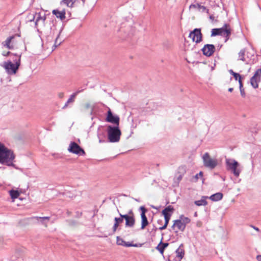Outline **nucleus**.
Returning a JSON list of instances; mask_svg holds the SVG:
<instances>
[{"mask_svg": "<svg viewBox=\"0 0 261 261\" xmlns=\"http://www.w3.org/2000/svg\"><path fill=\"white\" fill-rule=\"evenodd\" d=\"M176 256L181 259L185 255V250L184 249V245L182 244H180L179 247L176 250Z\"/></svg>", "mask_w": 261, "mask_h": 261, "instance_id": "23", "label": "nucleus"}, {"mask_svg": "<svg viewBox=\"0 0 261 261\" xmlns=\"http://www.w3.org/2000/svg\"><path fill=\"white\" fill-rule=\"evenodd\" d=\"M76 213L77 217H80L82 215V213L81 212H77Z\"/></svg>", "mask_w": 261, "mask_h": 261, "instance_id": "44", "label": "nucleus"}, {"mask_svg": "<svg viewBox=\"0 0 261 261\" xmlns=\"http://www.w3.org/2000/svg\"><path fill=\"white\" fill-rule=\"evenodd\" d=\"M58 96L59 98H62L64 96V93L63 92H60L58 94Z\"/></svg>", "mask_w": 261, "mask_h": 261, "instance_id": "43", "label": "nucleus"}, {"mask_svg": "<svg viewBox=\"0 0 261 261\" xmlns=\"http://www.w3.org/2000/svg\"><path fill=\"white\" fill-rule=\"evenodd\" d=\"M197 212H195V214H194V216H197Z\"/></svg>", "mask_w": 261, "mask_h": 261, "instance_id": "56", "label": "nucleus"}, {"mask_svg": "<svg viewBox=\"0 0 261 261\" xmlns=\"http://www.w3.org/2000/svg\"><path fill=\"white\" fill-rule=\"evenodd\" d=\"M20 58L21 55H18L17 58L13 59L15 63L10 61L4 63V67L8 74H14L17 72L20 65Z\"/></svg>", "mask_w": 261, "mask_h": 261, "instance_id": "2", "label": "nucleus"}, {"mask_svg": "<svg viewBox=\"0 0 261 261\" xmlns=\"http://www.w3.org/2000/svg\"><path fill=\"white\" fill-rule=\"evenodd\" d=\"M14 38V36H10L7 38V39L2 42V44L3 46L6 47L7 48L9 49H12L13 48V45L11 44V42Z\"/></svg>", "mask_w": 261, "mask_h": 261, "instance_id": "21", "label": "nucleus"}, {"mask_svg": "<svg viewBox=\"0 0 261 261\" xmlns=\"http://www.w3.org/2000/svg\"><path fill=\"white\" fill-rule=\"evenodd\" d=\"M207 196H202L200 200H196L194 201V203L197 206H205L207 204V202L206 200V199L207 198Z\"/></svg>", "mask_w": 261, "mask_h": 261, "instance_id": "25", "label": "nucleus"}, {"mask_svg": "<svg viewBox=\"0 0 261 261\" xmlns=\"http://www.w3.org/2000/svg\"><path fill=\"white\" fill-rule=\"evenodd\" d=\"M84 90V89H82V88H79L76 92H75L74 93H73L74 94H75V96H76V95L79 94L80 93H81Z\"/></svg>", "mask_w": 261, "mask_h": 261, "instance_id": "38", "label": "nucleus"}, {"mask_svg": "<svg viewBox=\"0 0 261 261\" xmlns=\"http://www.w3.org/2000/svg\"><path fill=\"white\" fill-rule=\"evenodd\" d=\"M120 217L117 218L115 217L114 219L115 222L117 223L120 224L123 222L124 218H123V216H124V215H122L121 214H120Z\"/></svg>", "mask_w": 261, "mask_h": 261, "instance_id": "32", "label": "nucleus"}, {"mask_svg": "<svg viewBox=\"0 0 261 261\" xmlns=\"http://www.w3.org/2000/svg\"><path fill=\"white\" fill-rule=\"evenodd\" d=\"M151 207H152V208H156L155 206H151Z\"/></svg>", "mask_w": 261, "mask_h": 261, "instance_id": "57", "label": "nucleus"}, {"mask_svg": "<svg viewBox=\"0 0 261 261\" xmlns=\"http://www.w3.org/2000/svg\"><path fill=\"white\" fill-rule=\"evenodd\" d=\"M224 27L225 28L221 36L225 38L224 42L226 43L230 38L231 34V28L229 23H225Z\"/></svg>", "mask_w": 261, "mask_h": 261, "instance_id": "15", "label": "nucleus"}, {"mask_svg": "<svg viewBox=\"0 0 261 261\" xmlns=\"http://www.w3.org/2000/svg\"><path fill=\"white\" fill-rule=\"evenodd\" d=\"M259 75H261V68L257 69L250 79V84L254 88H257L258 87L257 78H259Z\"/></svg>", "mask_w": 261, "mask_h": 261, "instance_id": "14", "label": "nucleus"}, {"mask_svg": "<svg viewBox=\"0 0 261 261\" xmlns=\"http://www.w3.org/2000/svg\"><path fill=\"white\" fill-rule=\"evenodd\" d=\"M67 214L68 216H69L70 214H71V212H69V211H67Z\"/></svg>", "mask_w": 261, "mask_h": 261, "instance_id": "53", "label": "nucleus"}, {"mask_svg": "<svg viewBox=\"0 0 261 261\" xmlns=\"http://www.w3.org/2000/svg\"><path fill=\"white\" fill-rule=\"evenodd\" d=\"M233 76L236 81H237L239 79V78H240V77L241 76V75L238 73H234Z\"/></svg>", "mask_w": 261, "mask_h": 261, "instance_id": "41", "label": "nucleus"}, {"mask_svg": "<svg viewBox=\"0 0 261 261\" xmlns=\"http://www.w3.org/2000/svg\"><path fill=\"white\" fill-rule=\"evenodd\" d=\"M124 219L125 220V227H134L135 224V218L134 216V214L132 210H130L128 214L124 215L123 216Z\"/></svg>", "mask_w": 261, "mask_h": 261, "instance_id": "9", "label": "nucleus"}, {"mask_svg": "<svg viewBox=\"0 0 261 261\" xmlns=\"http://www.w3.org/2000/svg\"><path fill=\"white\" fill-rule=\"evenodd\" d=\"M52 13L57 18H60L61 20H63L65 18L66 12L65 10L60 11L57 9H55L53 10Z\"/></svg>", "mask_w": 261, "mask_h": 261, "instance_id": "19", "label": "nucleus"}, {"mask_svg": "<svg viewBox=\"0 0 261 261\" xmlns=\"http://www.w3.org/2000/svg\"><path fill=\"white\" fill-rule=\"evenodd\" d=\"M168 245L169 244L168 243H163L161 240L160 243L156 247V249L158 250L161 254H163L165 249Z\"/></svg>", "mask_w": 261, "mask_h": 261, "instance_id": "22", "label": "nucleus"}, {"mask_svg": "<svg viewBox=\"0 0 261 261\" xmlns=\"http://www.w3.org/2000/svg\"><path fill=\"white\" fill-rule=\"evenodd\" d=\"M246 50L245 48L242 49L238 54L239 58L238 60H241L243 62L246 61L245 58Z\"/></svg>", "mask_w": 261, "mask_h": 261, "instance_id": "29", "label": "nucleus"}, {"mask_svg": "<svg viewBox=\"0 0 261 261\" xmlns=\"http://www.w3.org/2000/svg\"><path fill=\"white\" fill-rule=\"evenodd\" d=\"M223 196L222 193L218 192L211 195L209 198L213 201H218L222 199Z\"/></svg>", "mask_w": 261, "mask_h": 261, "instance_id": "24", "label": "nucleus"}, {"mask_svg": "<svg viewBox=\"0 0 261 261\" xmlns=\"http://www.w3.org/2000/svg\"><path fill=\"white\" fill-rule=\"evenodd\" d=\"M38 15V16L37 17L36 20L35 21V27L36 28H37L38 23H39L40 21H41L42 22V24H44V22L46 20L45 16H44L42 17V16H41V15L39 14Z\"/></svg>", "mask_w": 261, "mask_h": 261, "instance_id": "28", "label": "nucleus"}, {"mask_svg": "<svg viewBox=\"0 0 261 261\" xmlns=\"http://www.w3.org/2000/svg\"><path fill=\"white\" fill-rule=\"evenodd\" d=\"M209 18L212 20H214V16L213 15H210Z\"/></svg>", "mask_w": 261, "mask_h": 261, "instance_id": "51", "label": "nucleus"}, {"mask_svg": "<svg viewBox=\"0 0 261 261\" xmlns=\"http://www.w3.org/2000/svg\"><path fill=\"white\" fill-rule=\"evenodd\" d=\"M120 32H122L124 35H126L128 36L132 35L134 32V29L132 27V22L128 21H125L123 22L120 26V29L118 30Z\"/></svg>", "mask_w": 261, "mask_h": 261, "instance_id": "7", "label": "nucleus"}, {"mask_svg": "<svg viewBox=\"0 0 261 261\" xmlns=\"http://www.w3.org/2000/svg\"><path fill=\"white\" fill-rule=\"evenodd\" d=\"M182 178V175H180L178 177H177V180L178 181H180L181 180Z\"/></svg>", "mask_w": 261, "mask_h": 261, "instance_id": "48", "label": "nucleus"}, {"mask_svg": "<svg viewBox=\"0 0 261 261\" xmlns=\"http://www.w3.org/2000/svg\"><path fill=\"white\" fill-rule=\"evenodd\" d=\"M259 79H261V75H259Z\"/></svg>", "mask_w": 261, "mask_h": 261, "instance_id": "58", "label": "nucleus"}, {"mask_svg": "<svg viewBox=\"0 0 261 261\" xmlns=\"http://www.w3.org/2000/svg\"><path fill=\"white\" fill-rule=\"evenodd\" d=\"M189 8L190 9H198V11L201 12H205L207 14L209 13V10L208 9H207L206 7H205L204 6H202L199 3L191 4Z\"/></svg>", "mask_w": 261, "mask_h": 261, "instance_id": "16", "label": "nucleus"}, {"mask_svg": "<svg viewBox=\"0 0 261 261\" xmlns=\"http://www.w3.org/2000/svg\"><path fill=\"white\" fill-rule=\"evenodd\" d=\"M10 194L12 199H15L19 196V193L16 190H12L10 191Z\"/></svg>", "mask_w": 261, "mask_h": 261, "instance_id": "30", "label": "nucleus"}, {"mask_svg": "<svg viewBox=\"0 0 261 261\" xmlns=\"http://www.w3.org/2000/svg\"><path fill=\"white\" fill-rule=\"evenodd\" d=\"M175 227H177L178 230H181L182 231H183L186 228L185 224L182 222L180 219L174 221L172 227L173 229H174Z\"/></svg>", "mask_w": 261, "mask_h": 261, "instance_id": "18", "label": "nucleus"}, {"mask_svg": "<svg viewBox=\"0 0 261 261\" xmlns=\"http://www.w3.org/2000/svg\"><path fill=\"white\" fill-rule=\"evenodd\" d=\"M241 95L243 97H245L246 96V93L244 89H240Z\"/></svg>", "mask_w": 261, "mask_h": 261, "instance_id": "37", "label": "nucleus"}, {"mask_svg": "<svg viewBox=\"0 0 261 261\" xmlns=\"http://www.w3.org/2000/svg\"><path fill=\"white\" fill-rule=\"evenodd\" d=\"M256 259L258 261H261V255H258L256 256Z\"/></svg>", "mask_w": 261, "mask_h": 261, "instance_id": "45", "label": "nucleus"}, {"mask_svg": "<svg viewBox=\"0 0 261 261\" xmlns=\"http://www.w3.org/2000/svg\"><path fill=\"white\" fill-rule=\"evenodd\" d=\"M174 210L172 206L168 205L162 211V214L164 217L165 224L163 226L159 227L160 230H163L167 228Z\"/></svg>", "mask_w": 261, "mask_h": 261, "instance_id": "6", "label": "nucleus"}, {"mask_svg": "<svg viewBox=\"0 0 261 261\" xmlns=\"http://www.w3.org/2000/svg\"><path fill=\"white\" fill-rule=\"evenodd\" d=\"M119 224L117 223H116L115 222V223H114V224L113 225V232H115L116 231V230H117L118 227L119 226Z\"/></svg>", "mask_w": 261, "mask_h": 261, "instance_id": "36", "label": "nucleus"}, {"mask_svg": "<svg viewBox=\"0 0 261 261\" xmlns=\"http://www.w3.org/2000/svg\"><path fill=\"white\" fill-rule=\"evenodd\" d=\"M106 121L108 122L112 123L115 125V126H119V121L120 118L118 116L114 115L110 110L109 108V110L107 113Z\"/></svg>", "mask_w": 261, "mask_h": 261, "instance_id": "11", "label": "nucleus"}, {"mask_svg": "<svg viewBox=\"0 0 261 261\" xmlns=\"http://www.w3.org/2000/svg\"><path fill=\"white\" fill-rule=\"evenodd\" d=\"M224 24L220 28L213 29L211 31V37H214L218 35L222 36L223 31L225 29Z\"/></svg>", "mask_w": 261, "mask_h": 261, "instance_id": "20", "label": "nucleus"}, {"mask_svg": "<svg viewBox=\"0 0 261 261\" xmlns=\"http://www.w3.org/2000/svg\"><path fill=\"white\" fill-rule=\"evenodd\" d=\"M75 95L73 93H72L71 95L70 98L67 100L66 102L65 103V105L62 108L63 109H65L67 108L68 105L70 103H73L74 101V99L75 98Z\"/></svg>", "mask_w": 261, "mask_h": 261, "instance_id": "26", "label": "nucleus"}, {"mask_svg": "<svg viewBox=\"0 0 261 261\" xmlns=\"http://www.w3.org/2000/svg\"><path fill=\"white\" fill-rule=\"evenodd\" d=\"M233 88H229L228 89V91H229V92H232V91H233Z\"/></svg>", "mask_w": 261, "mask_h": 261, "instance_id": "52", "label": "nucleus"}, {"mask_svg": "<svg viewBox=\"0 0 261 261\" xmlns=\"http://www.w3.org/2000/svg\"><path fill=\"white\" fill-rule=\"evenodd\" d=\"M179 219L181 220L182 222L185 224V226L186 225L190 222V219L186 217H185L184 215H181L179 217Z\"/></svg>", "mask_w": 261, "mask_h": 261, "instance_id": "31", "label": "nucleus"}, {"mask_svg": "<svg viewBox=\"0 0 261 261\" xmlns=\"http://www.w3.org/2000/svg\"><path fill=\"white\" fill-rule=\"evenodd\" d=\"M189 37L192 38L193 42H195L196 43H200L202 40L201 29L196 28L194 29L190 33Z\"/></svg>", "mask_w": 261, "mask_h": 261, "instance_id": "8", "label": "nucleus"}, {"mask_svg": "<svg viewBox=\"0 0 261 261\" xmlns=\"http://www.w3.org/2000/svg\"><path fill=\"white\" fill-rule=\"evenodd\" d=\"M2 55L4 56H9L10 55H13L14 56V57H16V58H17V57L18 56L17 55H14L13 54L11 53L10 51H7V53H5L4 52Z\"/></svg>", "mask_w": 261, "mask_h": 261, "instance_id": "35", "label": "nucleus"}, {"mask_svg": "<svg viewBox=\"0 0 261 261\" xmlns=\"http://www.w3.org/2000/svg\"><path fill=\"white\" fill-rule=\"evenodd\" d=\"M117 243L119 245H121L125 247H138V245L137 244H133L130 243L129 242H125L122 239L120 238L119 237H117Z\"/></svg>", "mask_w": 261, "mask_h": 261, "instance_id": "17", "label": "nucleus"}, {"mask_svg": "<svg viewBox=\"0 0 261 261\" xmlns=\"http://www.w3.org/2000/svg\"><path fill=\"white\" fill-rule=\"evenodd\" d=\"M261 79L257 78V84L260 81Z\"/></svg>", "mask_w": 261, "mask_h": 261, "instance_id": "54", "label": "nucleus"}, {"mask_svg": "<svg viewBox=\"0 0 261 261\" xmlns=\"http://www.w3.org/2000/svg\"><path fill=\"white\" fill-rule=\"evenodd\" d=\"M15 155L13 151L0 142V163L9 166L14 167L13 164Z\"/></svg>", "mask_w": 261, "mask_h": 261, "instance_id": "1", "label": "nucleus"}, {"mask_svg": "<svg viewBox=\"0 0 261 261\" xmlns=\"http://www.w3.org/2000/svg\"><path fill=\"white\" fill-rule=\"evenodd\" d=\"M237 81H238L239 84H240L241 83H242V76L240 77V78H239V79Z\"/></svg>", "mask_w": 261, "mask_h": 261, "instance_id": "50", "label": "nucleus"}, {"mask_svg": "<svg viewBox=\"0 0 261 261\" xmlns=\"http://www.w3.org/2000/svg\"><path fill=\"white\" fill-rule=\"evenodd\" d=\"M34 18H35V16H33V19H31V20H30V21H33V20H34Z\"/></svg>", "mask_w": 261, "mask_h": 261, "instance_id": "55", "label": "nucleus"}, {"mask_svg": "<svg viewBox=\"0 0 261 261\" xmlns=\"http://www.w3.org/2000/svg\"><path fill=\"white\" fill-rule=\"evenodd\" d=\"M34 218L38 220H40V222L46 227L47 226V223L45 222V221H48L50 219L49 217H35Z\"/></svg>", "mask_w": 261, "mask_h": 261, "instance_id": "27", "label": "nucleus"}, {"mask_svg": "<svg viewBox=\"0 0 261 261\" xmlns=\"http://www.w3.org/2000/svg\"><path fill=\"white\" fill-rule=\"evenodd\" d=\"M107 133L110 142H117L119 141L121 133L119 126L108 125Z\"/></svg>", "mask_w": 261, "mask_h": 261, "instance_id": "3", "label": "nucleus"}, {"mask_svg": "<svg viewBox=\"0 0 261 261\" xmlns=\"http://www.w3.org/2000/svg\"><path fill=\"white\" fill-rule=\"evenodd\" d=\"M60 34V33H59V34H58V36L57 37V38L55 40V44H54L55 47L59 46L61 43V42H59V43H58V39L59 37Z\"/></svg>", "mask_w": 261, "mask_h": 261, "instance_id": "40", "label": "nucleus"}, {"mask_svg": "<svg viewBox=\"0 0 261 261\" xmlns=\"http://www.w3.org/2000/svg\"><path fill=\"white\" fill-rule=\"evenodd\" d=\"M201 50L204 56L210 57L215 53L216 47L213 44H206L204 45Z\"/></svg>", "mask_w": 261, "mask_h": 261, "instance_id": "12", "label": "nucleus"}, {"mask_svg": "<svg viewBox=\"0 0 261 261\" xmlns=\"http://www.w3.org/2000/svg\"><path fill=\"white\" fill-rule=\"evenodd\" d=\"M250 227H252V228H253L254 230H255L257 231H260L258 227H256V226H255L254 225H251Z\"/></svg>", "mask_w": 261, "mask_h": 261, "instance_id": "42", "label": "nucleus"}, {"mask_svg": "<svg viewBox=\"0 0 261 261\" xmlns=\"http://www.w3.org/2000/svg\"><path fill=\"white\" fill-rule=\"evenodd\" d=\"M162 222H163V220L162 219H159L157 221V223L158 224H162Z\"/></svg>", "mask_w": 261, "mask_h": 261, "instance_id": "49", "label": "nucleus"}, {"mask_svg": "<svg viewBox=\"0 0 261 261\" xmlns=\"http://www.w3.org/2000/svg\"><path fill=\"white\" fill-rule=\"evenodd\" d=\"M203 165L211 170L214 169L218 165V160L212 158L208 152L205 153L202 156Z\"/></svg>", "mask_w": 261, "mask_h": 261, "instance_id": "5", "label": "nucleus"}, {"mask_svg": "<svg viewBox=\"0 0 261 261\" xmlns=\"http://www.w3.org/2000/svg\"><path fill=\"white\" fill-rule=\"evenodd\" d=\"M141 211V229H144L146 226H147L149 223L147 218L146 216L145 213L147 212V209L143 206L140 207Z\"/></svg>", "mask_w": 261, "mask_h": 261, "instance_id": "13", "label": "nucleus"}, {"mask_svg": "<svg viewBox=\"0 0 261 261\" xmlns=\"http://www.w3.org/2000/svg\"><path fill=\"white\" fill-rule=\"evenodd\" d=\"M199 176L201 177L203 176V172L202 171H200L198 174H197L194 176L195 181L198 179Z\"/></svg>", "mask_w": 261, "mask_h": 261, "instance_id": "34", "label": "nucleus"}, {"mask_svg": "<svg viewBox=\"0 0 261 261\" xmlns=\"http://www.w3.org/2000/svg\"><path fill=\"white\" fill-rule=\"evenodd\" d=\"M239 163L233 159H226V167L227 170L230 171L236 177H239L241 172Z\"/></svg>", "mask_w": 261, "mask_h": 261, "instance_id": "4", "label": "nucleus"}, {"mask_svg": "<svg viewBox=\"0 0 261 261\" xmlns=\"http://www.w3.org/2000/svg\"><path fill=\"white\" fill-rule=\"evenodd\" d=\"M229 72L232 75H234V73H236V72H234L232 69H230L229 70Z\"/></svg>", "mask_w": 261, "mask_h": 261, "instance_id": "46", "label": "nucleus"}, {"mask_svg": "<svg viewBox=\"0 0 261 261\" xmlns=\"http://www.w3.org/2000/svg\"><path fill=\"white\" fill-rule=\"evenodd\" d=\"M68 150L71 153L78 154L80 155H85V152L80 145L75 142H71L70 143Z\"/></svg>", "mask_w": 261, "mask_h": 261, "instance_id": "10", "label": "nucleus"}, {"mask_svg": "<svg viewBox=\"0 0 261 261\" xmlns=\"http://www.w3.org/2000/svg\"><path fill=\"white\" fill-rule=\"evenodd\" d=\"M84 108L85 110H88L89 109H91L90 114L92 115L93 112V107L91 106L89 103H86L84 105Z\"/></svg>", "mask_w": 261, "mask_h": 261, "instance_id": "33", "label": "nucleus"}, {"mask_svg": "<svg viewBox=\"0 0 261 261\" xmlns=\"http://www.w3.org/2000/svg\"><path fill=\"white\" fill-rule=\"evenodd\" d=\"M243 83H241L240 84H239V89H243Z\"/></svg>", "mask_w": 261, "mask_h": 261, "instance_id": "47", "label": "nucleus"}, {"mask_svg": "<svg viewBox=\"0 0 261 261\" xmlns=\"http://www.w3.org/2000/svg\"><path fill=\"white\" fill-rule=\"evenodd\" d=\"M104 137L103 135H101V134H98V137L99 138V142L100 143H101V142H105V140H102V137Z\"/></svg>", "mask_w": 261, "mask_h": 261, "instance_id": "39", "label": "nucleus"}]
</instances>
